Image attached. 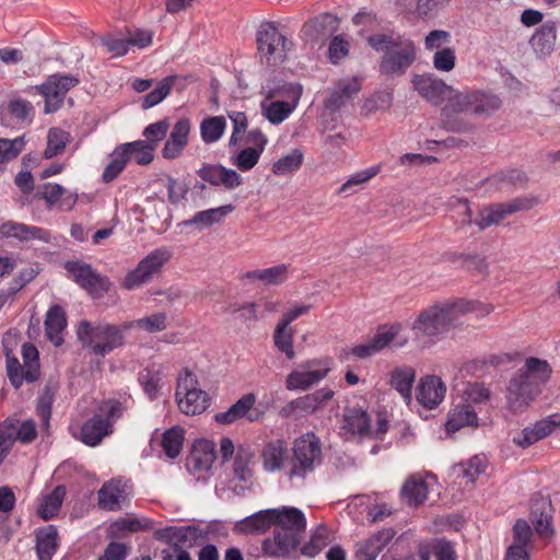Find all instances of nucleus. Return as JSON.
Here are the masks:
<instances>
[{
    "mask_svg": "<svg viewBox=\"0 0 560 560\" xmlns=\"http://www.w3.org/2000/svg\"><path fill=\"white\" fill-rule=\"evenodd\" d=\"M167 316L165 313H155L136 320L124 323V329L140 328L154 334L166 329Z\"/></svg>",
    "mask_w": 560,
    "mask_h": 560,
    "instance_id": "45",
    "label": "nucleus"
},
{
    "mask_svg": "<svg viewBox=\"0 0 560 560\" xmlns=\"http://www.w3.org/2000/svg\"><path fill=\"white\" fill-rule=\"evenodd\" d=\"M66 497V487L57 486L49 494L45 495L38 506L37 514L44 521L52 518L61 508Z\"/></svg>",
    "mask_w": 560,
    "mask_h": 560,
    "instance_id": "42",
    "label": "nucleus"
},
{
    "mask_svg": "<svg viewBox=\"0 0 560 560\" xmlns=\"http://www.w3.org/2000/svg\"><path fill=\"white\" fill-rule=\"evenodd\" d=\"M112 433V424L102 415H94L81 428V441L89 446L98 445Z\"/></svg>",
    "mask_w": 560,
    "mask_h": 560,
    "instance_id": "33",
    "label": "nucleus"
},
{
    "mask_svg": "<svg viewBox=\"0 0 560 560\" xmlns=\"http://www.w3.org/2000/svg\"><path fill=\"white\" fill-rule=\"evenodd\" d=\"M459 474L465 483L472 485L475 480L485 472L487 463L481 456H474L467 463L460 464Z\"/></svg>",
    "mask_w": 560,
    "mask_h": 560,
    "instance_id": "55",
    "label": "nucleus"
},
{
    "mask_svg": "<svg viewBox=\"0 0 560 560\" xmlns=\"http://www.w3.org/2000/svg\"><path fill=\"white\" fill-rule=\"evenodd\" d=\"M471 310V303L466 301L431 305L419 313L412 330L417 338L439 339L457 326L462 316Z\"/></svg>",
    "mask_w": 560,
    "mask_h": 560,
    "instance_id": "3",
    "label": "nucleus"
},
{
    "mask_svg": "<svg viewBox=\"0 0 560 560\" xmlns=\"http://www.w3.org/2000/svg\"><path fill=\"white\" fill-rule=\"evenodd\" d=\"M290 275L289 265L279 264L265 269H254L243 275L250 282L258 281L264 285H281Z\"/></svg>",
    "mask_w": 560,
    "mask_h": 560,
    "instance_id": "32",
    "label": "nucleus"
},
{
    "mask_svg": "<svg viewBox=\"0 0 560 560\" xmlns=\"http://www.w3.org/2000/svg\"><path fill=\"white\" fill-rule=\"evenodd\" d=\"M128 481L114 478L105 482L97 492L98 505L106 511H118L129 494Z\"/></svg>",
    "mask_w": 560,
    "mask_h": 560,
    "instance_id": "20",
    "label": "nucleus"
},
{
    "mask_svg": "<svg viewBox=\"0 0 560 560\" xmlns=\"http://www.w3.org/2000/svg\"><path fill=\"white\" fill-rule=\"evenodd\" d=\"M546 360L527 358L524 365L510 378L506 387V406L514 412L524 411L541 393V386L551 375Z\"/></svg>",
    "mask_w": 560,
    "mask_h": 560,
    "instance_id": "2",
    "label": "nucleus"
},
{
    "mask_svg": "<svg viewBox=\"0 0 560 560\" xmlns=\"http://www.w3.org/2000/svg\"><path fill=\"white\" fill-rule=\"evenodd\" d=\"M79 84V79L70 74H52L39 88L40 94L45 97V112L57 110L70 89Z\"/></svg>",
    "mask_w": 560,
    "mask_h": 560,
    "instance_id": "13",
    "label": "nucleus"
},
{
    "mask_svg": "<svg viewBox=\"0 0 560 560\" xmlns=\"http://www.w3.org/2000/svg\"><path fill=\"white\" fill-rule=\"evenodd\" d=\"M256 42L260 58L269 66L282 63L293 47V43L272 22L260 24L256 33Z\"/></svg>",
    "mask_w": 560,
    "mask_h": 560,
    "instance_id": "8",
    "label": "nucleus"
},
{
    "mask_svg": "<svg viewBox=\"0 0 560 560\" xmlns=\"http://www.w3.org/2000/svg\"><path fill=\"white\" fill-rule=\"evenodd\" d=\"M478 424L476 407L471 404L458 401L448 411L445 429L447 433H456L464 428H477Z\"/></svg>",
    "mask_w": 560,
    "mask_h": 560,
    "instance_id": "23",
    "label": "nucleus"
},
{
    "mask_svg": "<svg viewBox=\"0 0 560 560\" xmlns=\"http://www.w3.org/2000/svg\"><path fill=\"white\" fill-rule=\"evenodd\" d=\"M129 161L133 158L139 165H148L154 159V151L152 144H147L144 140H137L132 142L122 143Z\"/></svg>",
    "mask_w": 560,
    "mask_h": 560,
    "instance_id": "49",
    "label": "nucleus"
},
{
    "mask_svg": "<svg viewBox=\"0 0 560 560\" xmlns=\"http://www.w3.org/2000/svg\"><path fill=\"white\" fill-rule=\"evenodd\" d=\"M109 159L110 161L102 174V179L105 183L116 179L129 162V155H127L124 144L116 147L109 154Z\"/></svg>",
    "mask_w": 560,
    "mask_h": 560,
    "instance_id": "43",
    "label": "nucleus"
},
{
    "mask_svg": "<svg viewBox=\"0 0 560 560\" xmlns=\"http://www.w3.org/2000/svg\"><path fill=\"white\" fill-rule=\"evenodd\" d=\"M58 532L56 527L49 525L37 532L36 551L39 560H51L57 550Z\"/></svg>",
    "mask_w": 560,
    "mask_h": 560,
    "instance_id": "40",
    "label": "nucleus"
},
{
    "mask_svg": "<svg viewBox=\"0 0 560 560\" xmlns=\"http://www.w3.org/2000/svg\"><path fill=\"white\" fill-rule=\"evenodd\" d=\"M166 188H167V199L168 201L177 206L182 200H184L189 191V186L184 180H178L170 175L166 176Z\"/></svg>",
    "mask_w": 560,
    "mask_h": 560,
    "instance_id": "61",
    "label": "nucleus"
},
{
    "mask_svg": "<svg viewBox=\"0 0 560 560\" xmlns=\"http://www.w3.org/2000/svg\"><path fill=\"white\" fill-rule=\"evenodd\" d=\"M548 505L549 503L544 499L532 505V523L537 535L542 538H550L555 533L551 526V515L548 512Z\"/></svg>",
    "mask_w": 560,
    "mask_h": 560,
    "instance_id": "39",
    "label": "nucleus"
},
{
    "mask_svg": "<svg viewBox=\"0 0 560 560\" xmlns=\"http://www.w3.org/2000/svg\"><path fill=\"white\" fill-rule=\"evenodd\" d=\"M177 78V75L173 74L159 81L155 89L143 97L141 107L143 109H149L160 104L170 94Z\"/></svg>",
    "mask_w": 560,
    "mask_h": 560,
    "instance_id": "46",
    "label": "nucleus"
},
{
    "mask_svg": "<svg viewBox=\"0 0 560 560\" xmlns=\"http://www.w3.org/2000/svg\"><path fill=\"white\" fill-rule=\"evenodd\" d=\"M292 452L291 468L288 472L290 479L305 478L323 460L319 439L312 432L296 439Z\"/></svg>",
    "mask_w": 560,
    "mask_h": 560,
    "instance_id": "7",
    "label": "nucleus"
},
{
    "mask_svg": "<svg viewBox=\"0 0 560 560\" xmlns=\"http://www.w3.org/2000/svg\"><path fill=\"white\" fill-rule=\"evenodd\" d=\"M126 330L124 324L116 326L103 322L92 324L82 320L77 328V336L82 346L89 348L92 353L105 357L125 343Z\"/></svg>",
    "mask_w": 560,
    "mask_h": 560,
    "instance_id": "6",
    "label": "nucleus"
},
{
    "mask_svg": "<svg viewBox=\"0 0 560 560\" xmlns=\"http://www.w3.org/2000/svg\"><path fill=\"white\" fill-rule=\"evenodd\" d=\"M226 121L223 116H213L203 119L200 124V133L205 143L217 142L224 133Z\"/></svg>",
    "mask_w": 560,
    "mask_h": 560,
    "instance_id": "48",
    "label": "nucleus"
},
{
    "mask_svg": "<svg viewBox=\"0 0 560 560\" xmlns=\"http://www.w3.org/2000/svg\"><path fill=\"white\" fill-rule=\"evenodd\" d=\"M490 392L483 384L468 383L463 389L460 401L471 404L474 407L489 400Z\"/></svg>",
    "mask_w": 560,
    "mask_h": 560,
    "instance_id": "56",
    "label": "nucleus"
},
{
    "mask_svg": "<svg viewBox=\"0 0 560 560\" xmlns=\"http://www.w3.org/2000/svg\"><path fill=\"white\" fill-rule=\"evenodd\" d=\"M416 380V371L411 366L396 368L390 372L389 384L400 396L409 402L412 396V385Z\"/></svg>",
    "mask_w": 560,
    "mask_h": 560,
    "instance_id": "38",
    "label": "nucleus"
},
{
    "mask_svg": "<svg viewBox=\"0 0 560 560\" xmlns=\"http://www.w3.org/2000/svg\"><path fill=\"white\" fill-rule=\"evenodd\" d=\"M289 456L288 443L282 439L267 442L261 451L264 469L270 472L282 469Z\"/></svg>",
    "mask_w": 560,
    "mask_h": 560,
    "instance_id": "29",
    "label": "nucleus"
},
{
    "mask_svg": "<svg viewBox=\"0 0 560 560\" xmlns=\"http://www.w3.org/2000/svg\"><path fill=\"white\" fill-rule=\"evenodd\" d=\"M343 429L352 434H365L370 429V418L368 413L359 408L349 409L343 418Z\"/></svg>",
    "mask_w": 560,
    "mask_h": 560,
    "instance_id": "47",
    "label": "nucleus"
},
{
    "mask_svg": "<svg viewBox=\"0 0 560 560\" xmlns=\"http://www.w3.org/2000/svg\"><path fill=\"white\" fill-rule=\"evenodd\" d=\"M306 527L304 514L296 508L284 506V513L276 525L273 537L262 542V550L273 558L287 557L300 544Z\"/></svg>",
    "mask_w": 560,
    "mask_h": 560,
    "instance_id": "5",
    "label": "nucleus"
},
{
    "mask_svg": "<svg viewBox=\"0 0 560 560\" xmlns=\"http://www.w3.org/2000/svg\"><path fill=\"white\" fill-rule=\"evenodd\" d=\"M170 121L166 118L153 122L143 130V136L147 139L144 141L147 144H152L153 149H156L159 142L166 137Z\"/></svg>",
    "mask_w": 560,
    "mask_h": 560,
    "instance_id": "58",
    "label": "nucleus"
},
{
    "mask_svg": "<svg viewBox=\"0 0 560 560\" xmlns=\"http://www.w3.org/2000/svg\"><path fill=\"white\" fill-rule=\"evenodd\" d=\"M502 105L501 100L482 91H453L441 110V125L451 132H466L472 126L460 114L476 117H489Z\"/></svg>",
    "mask_w": 560,
    "mask_h": 560,
    "instance_id": "1",
    "label": "nucleus"
},
{
    "mask_svg": "<svg viewBox=\"0 0 560 560\" xmlns=\"http://www.w3.org/2000/svg\"><path fill=\"white\" fill-rule=\"evenodd\" d=\"M191 458L199 469H210L215 459L214 444L206 440L200 441L194 446Z\"/></svg>",
    "mask_w": 560,
    "mask_h": 560,
    "instance_id": "50",
    "label": "nucleus"
},
{
    "mask_svg": "<svg viewBox=\"0 0 560 560\" xmlns=\"http://www.w3.org/2000/svg\"><path fill=\"white\" fill-rule=\"evenodd\" d=\"M175 400L183 413L197 416L208 408L210 398L198 387L197 376L188 369H183L177 377Z\"/></svg>",
    "mask_w": 560,
    "mask_h": 560,
    "instance_id": "9",
    "label": "nucleus"
},
{
    "mask_svg": "<svg viewBox=\"0 0 560 560\" xmlns=\"http://www.w3.org/2000/svg\"><path fill=\"white\" fill-rule=\"evenodd\" d=\"M302 151L300 149H294L273 163L272 173L278 176L290 174L299 170L302 165Z\"/></svg>",
    "mask_w": 560,
    "mask_h": 560,
    "instance_id": "53",
    "label": "nucleus"
},
{
    "mask_svg": "<svg viewBox=\"0 0 560 560\" xmlns=\"http://www.w3.org/2000/svg\"><path fill=\"white\" fill-rule=\"evenodd\" d=\"M455 50L450 47L439 49L433 56V66L438 71L450 72L455 68Z\"/></svg>",
    "mask_w": 560,
    "mask_h": 560,
    "instance_id": "64",
    "label": "nucleus"
},
{
    "mask_svg": "<svg viewBox=\"0 0 560 560\" xmlns=\"http://www.w3.org/2000/svg\"><path fill=\"white\" fill-rule=\"evenodd\" d=\"M101 44L110 52L114 57L125 56L129 50L128 39L117 37L112 33L100 36Z\"/></svg>",
    "mask_w": 560,
    "mask_h": 560,
    "instance_id": "60",
    "label": "nucleus"
},
{
    "mask_svg": "<svg viewBox=\"0 0 560 560\" xmlns=\"http://www.w3.org/2000/svg\"><path fill=\"white\" fill-rule=\"evenodd\" d=\"M513 542L508 549H515L518 553H529L533 544V530L524 518L516 520L512 528Z\"/></svg>",
    "mask_w": 560,
    "mask_h": 560,
    "instance_id": "41",
    "label": "nucleus"
},
{
    "mask_svg": "<svg viewBox=\"0 0 560 560\" xmlns=\"http://www.w3.org/2000/svg\"><path fill=\"white\" fill-rule=\"evenodd\" d=\"M360 90L361 84L355 78L338 81L325 101L326 108L334 112L340 109L353 100Z\"/></svg>",
    "mask_w": 560,
    "mask_h": 560,
    "instance_id": "27",
    "label": "nucleus"
},
{
    "mask_svg": "<svg viewBox=\"0 0 560 560\" xmlns=\"http://www.w3.org/2000/svg\"><path fill=\"white\" fill-rule=\"evenodd\" d=\"M273 342L277 349L284 353L289 360L294 359L295 351L293 349V331L290 327L282 326L277 323L273 332Z\"/></svg>",
    "mask_w": 560,
    "mask_h": 560,
    "instance_id": "52",
    "label": "nucleus"
},
{
    "mask_svg": "<svg viewBox=\"0 0 560 560\" xmlns=\"http://www.w3.org/2000/svg\"><path fill=\"white\" fill-rule=\"evenodd\" d=\"M400 329L401 326L399 324L382 326L369 341L352 347L350 353L359 359H366L375 355L395 340Z\"/></svg>",
    "mask_w": 560,
    "mask_h": 560,
    "instance_id": "19",
    "label": "nucleus"
},
{
    "mask_svg": "<svg viewBox=\"0 0 560 560\" xmlns=\"http://www.w3.org/2000/svg\"><path fill=\"white\" fill-rule=\"evenodd\" d=\"M22 357L25 365L26 382H34L39 375L38 351L32 343H24Z\"/></svg>",
    "mask_w": 560,
    "mask_h": 560,
    "instance_id": "54",
    "label": "nucleus"
},
{
    "mask_svg": "<svg viewBox=\"0 0 560 560\" xmlns=\"http://www.w3.org/2000/svg\"><path fill=\"white\" fill-rule=\"evenodd\" d=\"M198 175L210 185L223 186L225 189H234L243 184L236 171L222 165H206L198 171Z\"/></svg>",
    "mask_w": 560,
    "mask_h": 560,
    "instance_id": "24",
    "label": "nucleus"
},
{
    "mask_svg": "<svg viewBox=\"0 0 560 560\" xmlns=\"http://www.w3.org/2000/svg\"><path fill=\"white\" fill-rule=\"evenodd\" d=\"M256 402L254 394L249 393L242 396L226 411L219 412L214 416V420L221 424H230L240 419L247 418L249 421H256L258 418L253 417L249 411Z\"/></svg>",
    "mask_w": 560,
    "mask_h": 560,
    "instance_id": "31",
    "label": "nucleus"
},
{
    "mask_svg": "<svg viewBox=\"0 0 560 560\" xmlns=\"http://www.w3.org/2000/svg\"><path fill=\"white\" fill-rule=\"evenodd\" d=\"M66 269L72 275L73 280L93 296H102L109 290L110 282L107 277L101 276L88 264L68 261Z\"/></svg>",
    "mask_w": 560,
    "mask_h": 560,
    "instance_id": "12",
    "label": "nucleus"
},
{
    "mask_svg": "<svg viewBox=\"0 0 560 560\" xmlns=\"http://www.w3.org/2000/svg\"><path fill=\"white\" fill-rule=\"evenodd\" d=\"M317 362L315 360L302 363L296 370L288 374L285 378V387L289 390H307L313 385L324 380L329 368L315 369Z\"/></svg>",
    "mask_w": 560,
    "mask_h": 560,
    "instance_id": "16",
    "label": "nucleus"
},
{
    "mask_svg": "<svg viewBox=\"0 0 560 560\" xmlns=\"http://www.w3.org/2000/svg\"><path fill=\"white\" fill-rule=\"evenodd\" d=\"M190 122L187 118L179 119L162 149V156L167 160L177 158L187 144Z\"/></svg>",
    "mask_w": 560,
    "mask_h": 560,
    "instance_id": "30",
    "label": "nucleus"
},
{
    "mask_svg": "<svg viewBox=\"0 0 560 560\" xmlns=\"http://www.w3.org/2000/svg\"><path fill=\"white\" fill-rule=\"evenodd\" d=\"M368 43L383 54L380 71L385 75H402L416 60L413 42L400 35L374 34L368 37Z\"/></svg>",
    "mask_w": 560,
    "mask_h": 560,
    "instance_id": "4",
    "label": "nucleus"
},
{
    "mask_svg": "<svg viewBox=\"0 0 560 560\" xmlns=\"http://www.w3.org/2000/svg\"><path fill=\"white\" fill-rule=\"evenodd\" d=\"M70 140L71 136L69 132L57 127L50 128L47 133V145L43 156L45 159H51L61 154Z\"/></svg>",
    "mask_w": 560,
    "mask_h": 560,
    "instance_id": "44",
    "label": "nucleus"
},
{
    "mask_svg": "<svg viewBox=\"0 0 560 560\" xmlns=\"http://www.w3.org/2000/svg\"><path fill=\"white\" fill-rule=\"evenodd\" d=\"M0 427L5 433H10L12 445L18 440L22 443H30L37 436L36 425L32 420H25L20 423L16 419L8 418Z\"/></svg>",
    "mask_w": 560,
    "mask_h": 560,
    "instance_id": "37",
    "label": "nucleus"
},
{
    "mask_svg": "<svg viewBox=\"0 0 560 560\" xmlns=\"http://www.w3.org/2000/svg\"><path fill=\"white\" fill-rule=\"evenodd\" d=\"M428 485L422 477L412 475L401 487L400 494L402 500L411 506L421 505L428 498Z\"/></svg>",
    "mask_w": 560,
    "mask_h": 560,
    "instance_id": "36",
    "label": "nucleus"
},
{
    "mask_svg": "<svg viewBox=\"0 0 560 560\" xmlns=\"http://www.w3.org/2000/svg\"><path fill=\"white\" fill-rule=\"evenodd\" d=\"M171 257L172 252L166 247L154 249L141 259L133 270L127 272L121 282V288L133 290L148 283L154 276L161 272L163 266Z\"/></svg>",
    "mask_w": 560,
    "mask_h": 560,
    "instance_id": "11",
    "label": "nucleus"
},
{
    "mask_svg": "<svg viewBox=\"0 0 560 560\" xmlns=\"http://www.w3.org/2000/svg\"><path fill=\"white\" fill-rule=\"evenodd\" d=\"M411 82L415 90L433 105H440L444 100L448 101V96L454 91L452 86L432 73L415 74Z\"/></svg>",
    "mask_w": 560,
    "mask_h": 560,
    "instance_id": "15",
    "label": "nucleus"
},
{
    "mask_svg": "<svg viewBox=\"0 0 560 560\" xmlns=\"http://www.w3.org/2000/svg\"><path fill=\"white\" fill-rule=\"evenodd\" d=\"M155 537L172 545L175 551H180L198 545L206 534L196 525L168 526L156 532Z\"/></svg>",
    "mask_w": 560,
    "mask_h": 560,
    "instance_id": "14",
    "label": "nucleus"
},
{
    "mask_svg": "<svg viewBox=\"0 0 560 560\" xmlns=\"http://www.w3.org/2000/svg\"><path fill=\"white\" fill-rule=\"evenodd\" d=\"M67 326L66 314L59 305L51 306L45 319V330L47 338L56 346L59 347L63 342L62 331Z\"/></svg>",
    "mask_w": 560,
    "mask_h": 560,
    "instance_id": "34",
    "label": "nucleus"
},
{
    "mask_svg": "<svg viewBox=\"0 0 560 560\" xmlns=\"http://www.w3.org/2000/svg\"><path fill=\"white\" fill-rule=\"evenodd\" d=\"M261 153L254 148L247 147L233 158V164L241 171H249L258 163Z\"/></svg>",
    "mask_w": 560,
    "mask_h": 560,
    "instance_id": "63",
    "label": "nucleus"
},
{
    "mask_svg": "<svg viewBox=\"0 0 560 560\" xmlns=\"http://www.w3.org/2000/svg\"><path fill=\"white\" fill-rule=\"evenodd\" d=\"M185 431L176 425L163 433L162 447L170 458H176L183 448Z\"/></svg>",
    "mask_w": 560,
    "mask_h": 560,
    "instance_id": "51",
    "label": "nucleus"
},
{
    "mask_svg": "<svg viewBox=\"0 0 560 560\" xmlns=\"http://www.w3.org/2000/svg\"><path fill=\"white\" fill-rule=\"evenodd\" d=\"M339 28V20L331 13H323L304 23V38L313 45H320L331 37Z\"/></svg>",
    "mask_w": 560,
    "mask_h": 560,
    "instance_id": "18",
    "label": "nucleus"
},
{
    "mask_svg": "<svg viewBox=\"0 0 560 560\" xmlns=\"http://www.w3.org/2000/svg\"><path fill=\"white\" fill-rule=\"evenodd\" d=\"M334 396V392L329 388H322L312 394L299 397L290 401L287 408L295 416L302 417L314 413L320 408L323 402L328 401Z\"/></svg>",
    "mask_w": 560,
    "mask_h": 560,
    "instance_id": "28",
    "label": "nucleus"
},
{
    "mask_svg": "<svg viewBox=\"0 0 560 560\" xmlns=\"http://www.w3.org/2000/svg\"><path fill=\"white\" fill-rule=\"evenodd\" d=\"M393 103L392 92L382 91L366 98L362 105V112L370 115L378 109L388 110Z\"/></svg>",
    "mask_w": 560,
    "mask_h": 560,
    "instance_id": "57",
    "label": "nucleus"
},
{
    "mask_svg": "<svg viewBox=\"0 0 560 560\" xmlns=\"http://www.w3.org/2000/svg\"><path fill=\"white\" fill-rule=\"evenodd\" d=\"M252 454L245 450H238L233 463L234 475L242 481H247L252 477L249 464Z\"/></svg>",
    "mask_w": 560,
    "mask_h": 560,
    "instance_id": "62",
    "label": "nucleus"
},
{
    "mask_svg": "<svg viewBox=\"0 0 560 560\" xmlns=\"http://www.w3.org/2000/svg\"><path fill=\"white\" fill-rule=\"evenodd\" d=\"M396 532L388 527L371 535L357 546L358 560H375L382 550L392 541Z\"/></svg>",
    "mask_w": 560,
    "mask_h": 560,
    "instance_id": "26",
    "label": "nucleus"
},
{
    "mask_svg": "<svg viewBox=\"0 0 560 560\" xmlns=\"http://www.w3.org/2000/svg\"><path fill=\"white\" fill-rule=\"evenodd\" d=\"M445 393L446 386L441 377L427 375L420 378L416 398L424 408L433 409L443 401Z\"/></svg>",
    "mask_w": 560,
    "mask_h": 560,
    "instance_id": "21",
    "label": "nucleus"
},
{
    "mask_svg": "<svg viewBox=\"0 0 560 560\" xmlns=\"http://www.w3.org/2000/svg\"><path fill=\"white\" fill-rule=\"evenodd\" d=\"M539 203L538 198L534 196H522L506 202L493 203L482 208L475 219V225L479 231L489 226L497 225L506 217L516 212L528 211Z\"/></svg>",
    "mask_w": 560,
    "mask_h": 560,
    "instance_id": "10",
    "label": "nucleus"
},
{
    "mask_svg": "<svg viewBox=\"0 0 560 560\" xmlns=\"http://www.w3.org/2000/svg\"><path fill=\"white\" fill-rule=\"evenodd\" d=\"M5 361L9 380L12 386L18 389L22 386L23 382L26 381L25 365H21L19 360L9 351L5 353Z\"/></svg>",
    "mask_w": 560,
    "mask_h": 560,
    "instance_id": "59",
    "label": "nucleus"
},
{
    "mask_svg": "<svg viewBox=\"0 0 560 560\" xmlns=\"http://www.w3.org/2000/svg\"><path fill=\"white\" fill-rule=\"evenodd\" d=\"M0 232L5 237H14L25 243H49L51 240V234L48 230L13 221L3 223L0 226Z\"/></svg>",
    "mask_w": 560,
    "mask_h": 560,
    "instance_id": "22",
    "label": "nucleus"
},
{
    "mask_svg": "<svg viewBox=\"0 0 560 560\" xmlns=\"http://www.w3.org/2000/svg\"><path fill=\"white\" fill-rule=\"evenodd\" d=\"M557 43V24L553 21H547L540 25L529 39L537 58H546L552 54Z\"/></svg>",
    "mask_w": 560,
    "mask_h": 560,
    "instance_id": "25",
    "label": "nucleus"
},
{
    "mask_svg": "<svg viewBox=\"0 0 560 560\" xmlns=\"http://www.w3.org/2000/svg\"><path fill=\"white\" fill-rule=\"evenodd\" d=\"M234 210L232 205H225L218 208L197 212L191 219L182 222L184 226L195 225L199 230L210 228L215 223H220L228 214Z\"/></svg>",
    "mask_w": 560,
    "mask_h": 560,
    "instance_id": "35",
    "label": "nucleus"
},
{
    "mask_svg": "<svg viewBox=\"0 0 560 560\" xmlns=\"http://www.w3.org/2000/svg\"><path fill=\"white\" fill-rule=\"evenodd\" d=\"M284 513V506L281 509H268L254 513L238 521L234 530L238 534H261L269 529L272 525H277Z\"/></svg>",
    "mask_w": 560,
    "mask_h": 560,
    "instance_id": "17",
    "label": "nucleus"
}]
</instances>
